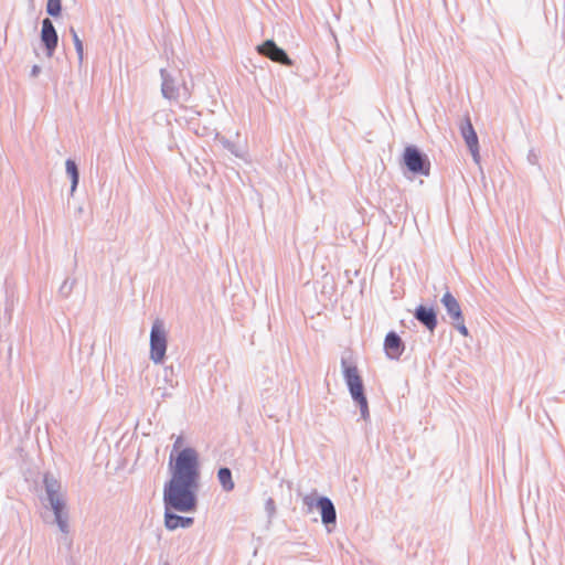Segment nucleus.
Returning a JSON list of instances; mask_svg holds the SVG:
<instances>
[{"label": "nucleus", "mask_w": 565, "mask_h": 565, "mask_svg": "<svg viewBox=\"0 0 565 565\" xmlns=\"http://www.w3.org/2000/svg\"><path fill=\"white\" fill-rule=\"evenodd\" d=\"M341 367L349 393L360 408L361 418L367 420L370 418L369 403L358 367L353 363H349L344 356L341 358Z\"/></svg>", "instance_id": "nucleus-2"}, {"label": "nucleus", "mask_w": 565, "mask_h": 565, "mask_svg": "<svg viewBox=\"0 0 565 565\" xmlns=\"http://www.w3.org/2000/svg\"><path fill=\"white\" fill-rule=\"evenodd\" d=\"M527 160L531 164H536L537 163V156L536 153L534 152V150H530L529 154H527Z\"/></svg>", "instance_id": "nucleus-22"}, {"label": "nucleus", "mask_w": 565, "mask_h": 565, "mask_svg": "<svg viewBox=\"0 0 565 565\" xmlns=\"http://www.w3.org/2000/svg\"><path fill=\"white\" fill-rule=\"evenodd\" d=\"M256 50L258 54L271 60L273 62L285 66H291L294 64L287 52L282 47L278 46L274 40H265L262 44L257 45Z\"/></svg>", "instance_id": "nucleus-7"}, {"label": "nucleus", "mask_w": 565, "mask_h": 565, "mask_svg": "<svg viewBox=\"0 0 565 565\" xmlns=\"http://www.w3.org/2000/svg\"><path fill=\"white\" fill-rule=\"evenodd\" d=\"M414 318L429 332H434L438 324L437 311L433 306L418 305L414 310Z\"/></svg>", "instance_id": "nucleus-11"}, {"label": "nucleus", "mask_w": 565, "mask_h": 565, "mask_svg": "<svg viewBox=\"0 0 565 565\" xmlns=\"http://www.w3.org/2000/svg\"><path fill=\"white\" fill-rule=\"evenodd\" d=\"M66 173L71 179V195L74 194V192L77 189L78 182H79V170L77 163L73 159H67L65 162Z\"/></svg>", "instance_id": "nucleus-14"}, {"label": "nucleus", "mask_w": 565, "mask_h": 565, "mask_svg": "<svg viewBox=\"0 0 565 565\" xmlns=\"http://www.w3.org/2000/svg\"><path fill=\"white\" fill-rule=\"evenodd\" d=\"M440 302L452 321L461 320V317H463L461 306L449 290L444 294Z\"/></svg>", "instance_id": "nucleus-13"}, {"label": "nucleus", "mask_w": 565, "mask_h": 565, "mask_svg": "<svg viewBox=\"0 0 565 565\" xmlns=\"http://www.w3.org/2000/svg\"><path fill=\"white\" fill-rule=\"evenodd\" d=\"M161 77V94L163 98L169 100H177L180 95V81L173 72L166 68L160 70Z\"/></svg>", "instance_id": "nucleus-10"}, {"label": "nucleus", "mask_w": 565, "mask_h": 565, "mask_svg": "<svg viewBox=\"0 0 565 565\" xmlns=\"http://www.w3.org/2000/svg\"><path fill=\"white\" fill-rule=\"evenodd\" d=\"M303 504L308 507L309 511L317 508L320 511L322 524L331 532V526L333 527L337 523V511L332 500L326 495L315 498L311 494L303 498Z\"/></svg>", "instance_id": "nucleus-5"}, {"label": "nucleus", "mask_w": 565, "mask_h": 565, "mask_svg": "<svg viewBox=\"0 0 565 565\" xmlns=\"http://www.w3.org/2000/svg\"><path fill=\"white\" fill-rule=\"evenodd\" d=\"M265 511L267 513L269 522L276 514V503L273 498H268L265 502Z\"/></svg>", "instance_id": "nucleus-19"}, {"label": "nucleus", "mask_w": 565, "mask_h": 565, "mask_svg": "<svg viewBox=\"0 0 565 565\" xmlns=\"http://www.w3.org/2000/svg\"><path fill=\"white\" fill-rule=\"evenodd\" d=\"M384 351L391 360H398L405 351V343L395 331H390L385 335Z\"/></svg>", "instance_id": "nucleus-12"}, {"label": "nucleus", "mask_w": 565, "mask_h": 565, "mask_svg": "<svg viewBox=\"0 0 565 565\" xmlns=\"http://www.w3.org/2000/svg\"><path fill=\"white\" fill-rule=\"evenodd\" d=\"M454 328L463 337L469 335V330L465 324V318L461 317V320H454L452 321Z\"/></svg>", "instance_id": "nucleus-20"}, {"label": "nucleus", "mask_w": 565, "mask_h": 565, "mask_svg": "<svg viewBox=\"0 0 565 565\" xmlns=\"http://www.w3.org/2000/svg\"><path fill=\"white\" fill-rule=\"evenodd\" d=\"M217 479L224 491L230 492L234 490L235 483L233 481L232 470L228 467L218 468Z\"/></svg>", "instance_id": "nucleus-15"}, {"label": "nucleus", "mask_w": 565, "mask_h": 565, "mask_svg": "<svg viewBox=\"0 0 565 565\" xmlns=\"http://www.w3.org/2000/svg\"><path fill=\"white\" fill-rule=\"evenodd\" d=\"M459 131L461 137L463 138L473 160L479 162L480 153H479V139L478 135L472 126L470 116L467 114L460 120Z\"/></svg>", "instance_id": "nucleus-8"}, {"label": "nucleus", "mask_w": 565, "mask_h": 565, "mask_svg": "<svg viewBox=\"0 0 565 565\" xmlns=\"http://www.w3.org/2000/svg\"><path fill=\"white\" fill-rule=\"evenodd\" d=\"M43 484L45 488L46 500L54 513L55 522L62 533H68V513L66 511V503L64 499L60 497L61 483L53 475L45 473L43 478Z\"/></svg>", "instance_id": "nucleus-3"}, {"label": "nucleus", "mask_w": 565, "mask_h": 565, "mask_svg": "<svg viewBox=\"0 0 565 565\" xmlns=\"http://www.w3.org/2000/svg\"><path fill=\"white\" fill-rule=\"evenodd\" d=\"M401 162L406 171L414 177H428L430 174L428 156L415 145H407L404 148Z\"/></svg>", "instance_id": "nucleus-4"}, {"label": "nucleus", "mask_w": 565, "mask_h": 565, "mask_svg": "<svg viewBox=\"0 0 565 565\" xmlns=\"http://www.w3.org/2000/svg\"><path fill=\"white\" fill-rule=\"evenodd\" d=\"M182 443H183L182 437H181V436H179V437L177 438V440L174 441V444H173V449H172V451H171L170 456L172 455V456H173V458H175V457L178 456V454L181 451V450H179V449H180V447H181Z\"/></svg>", "instance_id": "nucleus-21"}, {"label": "nucleus", "mask_w": 565, "mask_h": 565, "mask_svg": "<svg viewBox=\"0 0 565 565\" xmlns=\"http://www.w3.org/2000/svg\"><path fill=\"white\" fill-rule=\"evenodd\" d=\"M170 480L163 487L164 526L169 531L189 529L194 519L175 513L195 512L199 504L200 459L192 447L181 449L175 458L169 457Z\"/></svg>", "instance_id": "nucleus-1"}, {"label": "nucleus", "mask_w": 565, "mask_h": 565, "mask_svg": "<svg viewBox=\"0 0 565 565\" xmlns=\"http://www.w3.org/2000/svg\"><path fill=\"white\" fill-rule=\"evenodd\" d=\"M70 33L72 34V39H73V42H74V46H75V51H76V54H77V57H78V62L82 63L83 62V57H84V45H83V42L79 39L77 32L75 31V29L73 26L70 28Z\"/></svg>", "instance_id": "nucleus-16"}, {"label": "nucleus", "mask_w": 565, "mask_h": 565, "mask_svg": "<svg viewBox=\"0 0 565 565\" xmlns=\"http://www.w3.org/2000/svg\"><path fill=\"white\" fill-rule=\"evenodd\" d=\"M40 73H41V66L35 64L31 68L30 76L31 77H36Z\"/></svg>", "instance_id": "nucleus-23"}, {"label": "nucleus", "mask_w": 565, "mask_h": 565, "mask_svg": "<svg viewBox=\"0 0 565 565\" xmlns=\"http://www.w3.org/2000/svg\"><path fill=\"white\" fill-rule=\"evenodd\" d=\"M75 285V279L73 280H70L68 278L65 279L62 284V286L60 287V295H62L63 297H68V295L72 292L73 290V287Z\"/></svg>", "instance_id": "nucleus-18"}, {"label": "nucleus", "mask_w": 565, "mask_h": 565, "mask_svg": "<svg viewBox=\"0 0 565 565\" xmlns=\"http://www.w3.org/2000/svg\"><path fill=\"white\" fill-rule=\"evenodd\" d=\"M170 371V373L172 374L173 373V367L170 366V367H167L164 369V372H166V379L168 377V372Z\"/></svg>", "instance_id": "nucleus-24"}, {"label": "nucleus", "mask_w": 565, "mask_h": 565, "mask_svg": "<svg viewBox=\"0 0 565 565\" xmlns=\"http://www.w3.org/2000/svg\"><path fill=\"white\" fill-rule=\"evenodd\" d=\"M40 39L46 56L52 57L58 44V34L49 18L42 20Z\"/></svg>", "instance_id": "nucleus-9"}, {"label": "nucleus", "mask_w": 565, "mask_h": 565, "mask_svg": "<svg viewBox=\"0 0 565 565\" xmlns=\"http://www.w3.org/2000/svg\"><path fill=\"white\" fill-rule=\"evenodd\" d=\"M167 332L163 322L156 319L150 331V359L153 363L160 364L163 362L167 352Z\"/></svg>", "instance_id": "nucleus-6"}, {"label": "nucleus", "mask_w": 565, "mask_h": 565, "mask_svg": "<svg viewBox=\"0 0 565 565\" xmlns=\"http://www.w3.org/2000/svg\"><path fill=\"white\" fill-rule=\"evenodd\" d=\"M46 12L53 18H58L62 13V0H47Z\"/></svg>", "instance_id": "nucleus-17"}]
</instances>
